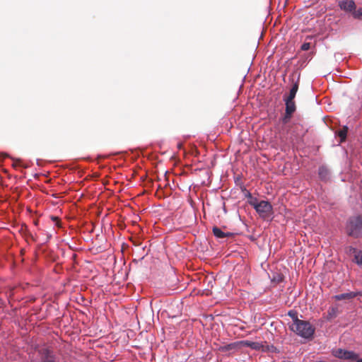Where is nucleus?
<instances>
[{
    "instance_id": "6",
    "label": "nucleus",
    "mask_w": 362,
    "mask_h": 362,
    "mask_svg": "<svg viewBox=\"0 0 362 362\" xmlns=\"http://www.w3.org/2000/svg\"><path fill=\"white\" fill-rule=\"evenodd\" d=\"M42 362H57V357L53 350L49 347H44L39 351Z\"/></svg>"
},
{
    "instance_id": "2",
    "label": "nucleus",
    "mask_w": 362,
    "mask_h": 362,
    "mask_svg": "<svg viewBox=\"0 0 362 362\" xmlns=\"http://www.w3.org/2000/svg\"><path fill=\"white\" fill-rule=\"evenodd\" d=\"M345 231L349 237L362 238V215L350 216L345 223Z\"/></svg>"
},
{
    "instance_id": "22",
    "label": "nucleus",
    "mask_w": 362,
    "mask_h": 362,
    "mask_svg": "<svg viewBox=\"0 0 362 362\" xmlns=\"http://www.w3.org/2000/svg\"><path fill=\"white\" fill-rule=\"evenodd\" d=\"M337 308H332L329 311H328V319H332V318H334L337 316Z\"/></svg>"
},
{
    "instance_id": "21",
    "label": "nucleus",
    "mask_w": 362,
    "mask_h": 362,
    "mask_svg": "<svg viewBox=\"0 0 362 362\" xmlns=\"http://www.w3.org/2000/svg\"><path fill=\"white\" fill-rule=\"evenodd\" d=\"M357 265L362 267V251H359L353 260Z\"/></svg>"
},
{
    "instance_id": "10",
    "label": "nucleus",
    "mask_w": 362,
    "mask_h": 362,
    "mask_svg": "<svg viewBox=\"0 0 362 362\" xmlns=\"http://www.w3.org/2000/svg\"><path fill=\"white\" fill-rule=\"evenodd\" d=\"M242 343H243L245 346L247 347H250V349L256 351L262 350L263 348V343L262 342H258V341H243Z\"/></svg>"
},
{
    "instance_id": "5",
    "label": "nucleus",
    "mask_w": 362,
    "mask_h": 362,
    "mask_svg": "<svg viewBox=\"0 0 362 362\" xmlns=\"http://www.w3.org/2000/svg\"><path fill=\"white\" fill-rule=\"evenodd\" d=\"M332 355L338 358L347 360L349 361H355L359 360V356L357 353L354 351L346 350L344 349H337L332 350Z\"/></svg>"
},
{
    "instance_id": "19",
    "label": "nucleus",
    "mask_w": 362,
    "mask_h": 362,
    "mask_svg": "<svg viewBox=\"0 0 362 362\" xmlns=\"http://www.w3.org/2000/svg\"><path fill=\"white\" fill-rule=\"evenodd\" d=\"M296 92L289 90L288 94H285L283 97V100H294Z\"/></svg>"
},
{
    "instance_id": "28",
    "label": "nucleus",
    "mask_w": 362,
    "mask_h": 362,
    "mask_svg": "<svg viewBox=\"0 0 362 362\" xmlns=\"http://www.w3.org/2000/svg\"><path fill=\"white\" fill-rule=\"evenodd\" d=\"M225 238H230V237H233V233H230V232H225Z\"/></svg>"
},
{
    "instance_id": "18",
    "label": "nucleus",
    "mask_w": 362,
    "mask_h": 362,
    "mask_svg": "<svg viewBox=\"0 0 362 362\" xmlns=\"http://www.w3.org/2000/svg\"><path fill=\"white\" fill-rule=\"evenodd\" d=\"M359 251L360 250H358L356 247H354V246H351V245L348 246L346 248V252L349 255H354V257H355V255H357V254Z\"/></svg>"
},
{
    "instance_id": "29",
    "label": "nucleus",
    "mask_w": 362,
    "mask_h": 362,
    "mask_svg": "<svg viewBox=\"0 0 362 362\" xmlns=\"http://www.w3.org/2000/svg\"><path fill=\"white\" fill-rule=\"evenodd\" d=\"M182 144L178 143L177 144V148L180 149V148H182Z\"/></svg>"
},
{
    "instance_id": "7",
    "label": "nucleus",
    "mask_w": 362,
    "mask_h": 362,
    "mask_svg": "<svg viewBox=\"0 0 362 362\" xmlns=\"http://www.w3.org/2000/svg\"><path fill=\"white\" fill-rule=\"evenodd\" d=\"M317 175L320 180L325 183H327L331 180V171L325 165H321L319 166L317 170Z\"/></svg>"
},
{
    "instance_id": "14",
    "label": "nucleus",
    "mask_w": 362,
    "mask_h": 362,
    "mask_svg": "<svg viewBox=\"0 0 362 362\" xmlns=\"http://www.w3.org/2000/svg\"><path fill=\"white\" fill-rule=\"evenodd\" d=\"M262 351L263 352H269V353H276V354H279L280 353L279 349H278L273 344H266V345H264L263 344Z\"/></svg>"
},
{
    "instance_id": "11",
    "label": "nucleus",
    "mask_w": 362,
    "mask_h": 362,
    "mask_svg": "<svg viewBox=\"0 0 362 362\" xmlns=\"http://www.w3.org/2000/svg\"><path fill=\"white\" fill-rule=\"evenodd\" d=\"M242 191L244 192L245 197L248 199L247 203L253 207L255 204L258 202L257 198L253 197L251 192L246 189L245 187L242 189Z\"/></svg>"
},
{
    "instance_id": "24",
    "label": "nucleus",
    "mask_w": 362,
    "mask_h": 362,
    "mask_svg": "<svg viewBox=\"0 0 362 362\" xmlns=\"http://www.w3.org/2000/svg\"><path fill=\"white\" fill-rule=\"evenodd\" d=\"M132 242L133 245L135 246H141V241L139 238L132 239Z\"/></svg>"
},
{
    "instance_id": "25",
    "label": "nucleus",
    "mask_w": 362,
    "mask_h": 362,
    "mask_svg": "<svg viewBox=\"0 0 362 362\" xmlns=\"http://www.w3.org/2000/svg\"><path fill=\"white\" fill-rule=\"evenodd\" d=\"M234 347H235V344L234 343H230V344H228L226 346H225L223 348V350H224V351H230L232 349H233Z\"/></svg>"
},
{
    "instance_id": "15",
    "label": "nucleus",
    "mask_w": 362,
    "mask_h": 362,
    "mask_svg": "<svg viewBox=\"0 0 362 362\" xmlns=\"http://www.w3.org/2000/svg\"><path fill=\"white\" fill-rule=\"evenodd\" d=\"M214 235L218 239L225 238V232H223L220 228L214 226L212 228Z\"/></svg>"
},
{
    "instance_id": "30",
    "label": "nucleus",
    "mask_w": 362,
    "mask_h": 362,
    "mask_svg": "<svg viewBox=\"0 0 362 362\" xmlns=\"http://www.w3.org/2000/svg\"><path fill=\"white\" fill-rule=\"evenodd\" d=\"M223 211L225 212V214H226L227 213V210L226 209L225 203H223Z\"/></svg>"
},
{
    "instance_id": "31",
    "label": "nucleus",
    "mask_w": 362,
    "mask_h": 362,
    "mask_svg": "<svg viewBox=\"0 0 362 362\" xmlns=\"http://www.w3.org/2000/svg\"><path fill=\"white\" fill-rule=\"evenodd\" d=\"M208 284H209V286L210 284H212V281H209ZM211 287H213V285H211Z\"/></svg>"
},
{
    "instance_id": "1",
    "label": "nucleus",
    "mask_w": 362,
    "mask_h": 362,
    "mask_svg": "<svg viewBox=\"0 0 362 362\" xmlns=\"http://www.w3.org/2000/svg\"><path fill=\"white\" fill-rule=\"evenodd\" d=\"M289 328L303 339L310 341L314 338L315 328L307 320H300L296 325H290Z\"/></svg>"
},
{
    "instance_id": "3",
    "label": "nucleus",
    "mask_w": 362,
    "mask_h": 362,
    "mask_svg": "<svg viewBox=\"0 0 362 362\" xmlns=\"http://www.w3.org/2000/svg\"><path fill=\"white\" fill-rule=\"evenodd\" d=\"M338 6L341 10L351 13L354 18L362 20V6L356 10L354 0H341L338 2Z\"/></svg>"
},
{
    "instance_id": "32",
    "label": "nucleus",
    "mask_w": 362,
    "mask_h": 362,
    "mask_svg": "<svg viewBox=\"0 0 362 362\" xmlns=\"http://www.w3.org/2000/svg\"><path fill=\"white\" fill-rule=\"evenodd\" d=\"M356 362H362V358L359 360H356Z\"/></svg>"
},
{
    "instance_id": "4",
    "label": "nucleus",
    "mask_w": 362,
    "mask_h": 362,
    "mask_svg": "<svg viewBox=\"0 0 362 362\" xmlns=\"http://www.w3.org/2000/svg\"><path fill=\"white\" fill-rule=\"evenodd\" d=\"M253 208L263 218H265L273 214V206L271 203L267 200L258 201Z\"/></svg>"
},
{
    "instance_id": "20",
    "label": "nucleus",
    "mask_w": 362,
    "mask_h": 362,
    "mask_svg": "<svg viewBox=\"0 0 362 362\" xmlns=\"http://www.w3.org/2000/svg\"><path fill=\"white\" fill-rule=\"evenodd\" d=\"M288 112H284V115H283V117H281V122H282V123H283L284 124H288V123L290 122V120H291V119L292 118V117H293V114L290 113V112H289V114H288Z\"/></svg>"
},
{
    "instance_id": "23",
    "label": "nucleus",
    "mask_w": 362,
    "mask_h": 362,
    "mask_svg": "<svg viewBox=\"0 0 362 362\" xmlns=\"http://www.w3.org/2000/svg\"><path fill=\"white\" fill-rule=\"evenodd\" d=\"M310 42H304L302 44L300 49L303 51H307L310 49Z\"/></svg>"
},
{
    "instance_id": "16",
    "label": "nucleus",
    "mask_w": 362,
    "mask_h": 362,
    "mask_svg": "<svg viewBox=\"0 0 362 362\" xmlns=\"http://www.w3.org/2000/svg\"><path fill=\"white\" fill-rule=\"evenodd\" d=\"M13 159V167L14 168H28V165H26L23 163V160L20 158H12Z\"/></svg>"
},
{
    "instance_id": "8",
    "label": "nucleus",
    "mask_w": 362,
    "mask_h": 362,
    "mask_svg": "<svg viewBox=\"0 0 362 362\" xmlns=\"http://www.w3.org/2000/svg\"><path fill=\"white\" fill-rule=\"evenodd\" d=\"M349 132V127L347 125H344L341 129H337L334 132L335 138L339 139L338 146L341 143L345 142L347 138V134Z\"/></svg>"
},
{
    "instance_id": "33",
    "label": "nucleus",
    "mask_w": 362,
    "mask_h": 362,
    "mask_svg": "<svg viewBox=\"0 0 362 362\" xmlns=\"http://www.w3.org/2000/svg\"><path fill=\"white\" fill-rule=\"evenodd\" d=\"M52 220H55V219H57V217H52Z\"/></svg>"
},
{
    "instance_id": "17",
    "label": "nucleus",
    "mask_w": 362,
    "mask_h": 362,
    "mask_svg": "<svg viewBox=\"0 0 362 362\" xmlns=\"http://www.w3.org/2000/svg\"><path fill=\"white\" fill-rule=\"evenodd\" d=\"M288 315L293 320V325H296L297 322H298L300 320L298 317V313L296 310H290L288 312Z\"/></svg>"
},
{
    "instance_id": "9",
    "label": "nucleus",
    "mask_w": 362,
    "mask_h": 362,
    "mask_svg": "<svg viewBox=\"0 0 362 362\" xmlns=\"http://www.w3.org/2000/svg\"><path fill=\"white\" fill-rule=\"evenodd\" d=\"M300 73L299 72L293 73L292 75L289 76V81L292 83L290 90L296 93L298 92L300 84Z\"/></svg>"
},
{
    "instance_id": "12",
    "label": "nucleus",
    "mask_w": 362,
    "mask_h": 362,
    "mask_svg": "<svg viewBox=\"0 0 362 362\" xmlns=\"http://www.w3.org/2000/svg\"><path fill=\"white\" fill-rule=\"evenodd\" d=\"M285 103V112L294 114L296 111V105L294 100H283Z\"/></svg>"
},
{
    "instance_id": "26",
    "label": "nucleus",
    "mask_w": 362,
    "mask_h": 362,
    "mask_svg": "<svg viewBox=\"0 0 362 362\" xmlns=\"http://www.w3.org/2000/svg\"><path fill=\"white\" fill-rule=\"evenodd\" d=\"M353 294H354V298L357 296H362V289L358 290L357 291H353Z\"/></svg>"
},
{
    "instance_id": "34",
    "label": "nucleus",
    "mask_w": 362,
    "mask_h": 362,
    "mask_svg": "<svg viewBox=\"0 0 362 362\" xmlns=\"http://www.w3.org/2000/svg\"><path fill=\"white\" fill-rule=\"evenodd\" d=\"M37 165H40V164H39V160H38V159L37 160Z\"/></svg>"
},
{
    "instance_id": "13",
    "label": "nucleus",
    "mask_w": 362,
    "mask_h": 362,
    "mask_svg": "<svg viewBox=\"0 0 362 362\" xmlns=\"http://www.w3.org/2000/svg\"><path fill=\"white\" fill-rule=\"evenodd\" d=\"M354 298V294H353V291L335 295L334 296V298L336 300H351Z\"/></svg>"
},
{
    "instance_id": "27",
    "label": "nucleus",
    "mask_w": 362,
    "mask_h": 362,
    "mask_svg": "<svg viewBox=\"0 0 362 362\" xmlns=\"http://www.w3.org/2000/svg\"><path fill=\"white\" fill-rule=\"evenodd\" d=\"M8 157V155L6 153H0V161H2L4 158Z\"/></svg>"
}]
</instances>
